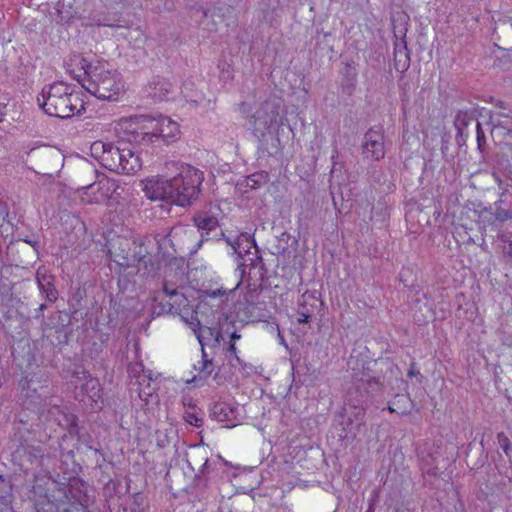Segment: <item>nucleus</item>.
Segmentation results:
<instances>
[{
  "label": "nucleus",
  "mask_w": 512,
  "mask_h": 512,
  "mask_svg": "<svg viewBox=\"0 0 512 512\" xmlns=\"http://www.w3.org/2000/svg\"><path fill=\"white\" fill-rule=\"evenodd\" d=\"M202 17L203 30H206L207 32H216L228 27V25L224 23L225 21L223 17L219 14H209L204 11Z\"/></svg>",
  "instance_id": "b1692460"
},
{
  "label": "nucleus",
  "mask_w": 512,
  "mask_h": 512,
  "mask_svg": "<svg viewBox=\"0 0 512 512\" xmlns=\"http://www.w3.org/2000/svg\"><path fill=\"white\" fill-rule=\"evenodd\" d=\"M93 452L95 454V466L99 469H102L106 463L104 454L98 448L94 449Z\"/></svg>",
  "instance_id": "58836bf2"
},
{
  "label": "nucleus",
  "mask_w": 512,
  "mask_h": 512,
  "mask_svg": "<svg viewBox=\"0 0 512 512\" xmlns=\"http://www.w3.org/2000/svg\"><path fill=\"white\" fill-rule=\"evenodd\" d=\"M124 145L121 146L120 156H118V162H120L119 169L116 171L118 174L134 175L142 168V159L140 153L136 150L139 147L136 144H131L125 139V125L122 123Z\"/></svg>",
  "instance_id": "4468645a"
},
{
  "label": "nucleus",
  "mask_w": 512,
  "mask_h": 512,
  "mask_svg": "<svg viewBox=\"0 0 512 512\" xmlns=\"http://www.w3.org/2000/svg\"><path fill=\"white\" fill-rule=\"evenodd\" d=\"M178 312V307H175L174 304L170 302H157V299H154L153 304V314L161 315V314H175Z\"/></svg>",
  "instance_id": "72a5a7b5"
},
{
  "label": "nucleus",
  "mask_w": 512,
  "mask_h": 512,
  "mask_svg": "<svg viewBox=\"0 0 512 512\" xmlns=\"http://www.w3.org/2000/svg\"><path fill=\"white\" fill-rule=\"evenodd\" d=\"M407 15L403 13L398 14V20L401 22V24H406Z\"/></svg>",
  "instance_id": "603ef678"
},
{
  "label": "nucleus",
  "mask_w": 512,
  "mask_h": 512,
  "mask_svg": "<svg viewBox=\"0 0 512 512\" xmlns=\"http://www.w3.org/2000/svg\"><path fill=\"white\" fill-rule=\"evenodd\" d=\"M36 281L40 292L49 302H55L58 299V291L54 285V277L44 268H39L36 272Z\"/></svg>",
  "instance_id": "6ab92c4d"
},
{
  "label": "nucleus",
  "mask_w": 512,
  "mask_h": 512,
  "mask_svg": "<svg viewBox=\"0 0 512 512\" xmlns=\"http://www.w3.org/2000/svg\"><path fill=\"white\" fill-rule=\"evenodd\" d=\"M490 123L493 129L500 131L505 139L504 156L508 164L512 161V110L500 106L491 112Z\"/></svg>",
  "instance_id": "ddd939ff"
},
{
  "label": "nucleus",
  "mask_w": 512,
  "mask_h": 512,
  "mask_svg": "<svg viewBox=\"0 0 512 512\" xmlns=\"http://www.w3.org/2000/svg\"><path fill=\"white\" fill-rule=\"evenodd\" d=\"M342 74L344 76V80L342 82L343 91L350 95L355 89L357 76L356 68L351 64H346L342 70Z\"/></svg>",
  "instance_id": "bb28decb"
},
{
  "label": "nucleus",
  "mask_w": 512,
  "mask_h": 512,
  "mask_svg": "<svg viewBox=\"0 0 512 512\" xmlns=\"http://www.w3.org/2000/svg\"><path fill=\"white\" fill-rule=\"evenodd\" d=\"M124 125L125 139L141 149L172 143L180 132L178 123L167 116L136 115L125 120Z\"/></svg>",
  "instance_id": "20e7f679"
},
{
  "label": "nucleus",
  "mask_w": 512,
  "mask_h": 512,
  "mask_svg": "<svg viewBox=\"0 0 512 512\" xmlns=\"http://www.w3.org/2000/svg\"><path fill=\"white\" fill-rule=\"evenodd\" d=\"M402 30H403L404 32H407V30H408V29H407L406 27L400 28V32H402Z\"/></svg>",
  "instance_id": "13d9d810"
},
{
  "label": "nucleus",
  "mask_w": 512,
  "mask_h": 512,
  "mask_svg": "<svg viewBox=\"0 0 512 512\" xmlns=\"http://www.w3.org/2000/svg\"><path fill=\"white\" fill-rule=\"evenodd\" d=\"M91 41H93V37L91 34H77V44H84L83 47H80L82 50V54L87 52H93Z\"/></svg>",
  "instance_id": "c9c22d12"
},
{
  "label": "nucleus",
  "mask_w": 512,
  "mask_h": 512,
  "mask_svg": "<svg viewBox=\"0 0 512 512\" xmlns=\"http://www.w3.org/2000/svg\"><path fill=\"white\" fill-rule=\"evenodd\" d=\"M476 128H477V143H478V147L481 149L482 143L485 142V136L481 129L480 123H477Z\"/></svg>",
  "instance_id": "ea45409f"
},
{
  "label": "nucleus",
  "mask_w": 512,
  "mask_h": 512,
  "mask_svg": "<svg viewBox=\"0 0 512 512\" xmlns=\"http://www.w3.org/2000/svg\"><path fill=\"white\" fill-rule=\"evenodd\" d=\"M82 199L89 204L102 203L107 199H117L120 196V186L114 179L102 178L83 188Z\"/></svg>",
  "instance_id": "9d476101"
},
{
  "label": "nucleus",
  "mask_w": 512,
  "mask_h": 512,
  "mask_svg": "<svg viewBox=\"0 0 512 512\" xmlns=\"http://www.w3.org/2000/svg\"><path fill=\"white\" fill-rule=\"evenodd\" d=\"M187 457L188 466L193 471H197L194 478V489L198 498L203 499L211 476L216 471L217 465H220V460H209L203 448H194Z\"/></svg>",
  "instance_id": "0eeeda50"
},
{
  "label": "nucleus",
  "mask_w": 512,
  "mask_h": 512,
  "mask_svg": "<svg viewBox=\"0 0 512 512\" xmlns=\"http://www.w3.org/2000/svg\"><path fill=\"white\" fill-rule=\"evenodd\" d=\"M210 415L219 422H226L227 427H234L238 421L239 409L227 402H216L210 409Z\"/></svg>",
  "instance_id": "f3484780"
},
{
  "label": "nucleus",
  "mask_w": 512,
  "mask_h": 512,
  "mask_svg": "<svg viewBox=\"0 0 512 512\" xmlns=\"http://www.w3.org/2000/svg\"><path fill=\"white\" fill-rule=\"evenodd\" d=\"M5 108L6 105L0 102V122L3 120L5 116Z\"/></svg>",
  "instance_id": "8fccbe9b"
},
{
  "label": "nucleus",
  "mask_w": 512,
  "mask_h": 512,
  "mask_svg": "<svg viewBox=\"0 0 512 512\" xmlns=\"http://www.w3.org/2000/svg\"><path fill=\"white\" fill-rule=\"evenodd\" d=\"M495 207V218L498 221L504 222L512 219V198L509 195L503 194Z\"/></svg>",
  "instance_id": "5701e85b"
},
{
  "label": "nucleus",
  "mask_w": 512,
  "mask_h": 512,
  "mask_svg": "<svg viewBox=\"0 0 512 512\" xmlns=\"http://www.w3.org/2000/svg\"><path fill=\"white\" fill-rule=\"evenodd\" d=\"M308 298H311L314 302L317 301V299L312 296H302V302L299 303L298 309V314L300 316V318L298 319L299 323H308L313 315L314 308L313 305L308 306Z\"/></svg>",
  "instance_id": "c85d7f7f"
},
{
  "label": "nucleus",
  "mask_w": 512,
  "mask_h": 512,
  "mask_svg": "<svg viewBox=\"0 0 512 512\" xmlns=\"http://www.w3.org/2000/svg\"><path fill=\"white\" fill-rule=\"evenodd\" d=\"M183 284H184V280L182 279V283L179 285V287H181ZM163 290H164V293L167 296H169L170 298H173V297L176 298L174 302L177 303L178 306L184 305L186 298L184 297L183 294H180L178 292V286L175 288H170V280H168V279L165 280Z\"/></svg>",
  "instance_id": "473e14b6"
},
{
  "label": "nucleus",
  "mask_w": 512,
  "mask_h": 512,
  "mask_svg": "<svg viewBox=\"0 0 512 512\" xmlns=\"http://www.w3.org/2000/svg\"><path fill=\"white\" fill-rule=\"evenodd\" d=\"M503 252L505 255L510 257L512 259V241L505 240L504 241V247Z\"/></svg>",
  "instance_id": "79ce46f5"
},
{
  "label": "nucleus",
  "mask_w": 512,
  "mask_h": 512,
  "mask_svg": "<svg viewBox=\"0 0 512 512\" xmlns=\"http://www.w3.org/2000/svg\"><path fill=\"white\" fill-rule=\"evenodd\" d=\"M226 358L233 367H236L237 364L241 365L242 361L237 355V348L234 343H228L226 348Z\"/></svg>",
  "instance_id": "f704fd0d"
},
{
  "label": "nucleus",
  "mask_w": 512,
  "mask_h": 512,
  "mask_svg": "<svg viewBox=\"0 0 512 512\" xmlns=\"http://www.w3.org/2000/svg\"><path fill=\"white\" fill-rule=\"evenodd\" d=\"M183 404L189 406V410H186L184 412L183 417L185 421L197 428L201 427L203 425V418L201 416V413L196 410V407L191 405V400H189L188 403H186V401L184 400Z\"/></svg>",
  "instance_id": "c756f323"
},
{
  "label": "nucleus",
  "mask_w": 512,
  "mask_h": 512,
  "mask_svg": "<svg viewBox=\"0 0 512 512\" xmlns=\"http://www.w3.org/2000/svg\"><path fill=\"white\" fill-rule=\"evenodd\" d=\"M268 175L264 172H256L247 176L242 181H239L237 185L239 187L245 186L251 189H258L267 182Z\"/></svg>",
  "instance_id": "cd10ccee"
},
{
  "label": "nucleus",
  "mask_w": 512,
  "mask_h": 512,
  "mask_svg": "<svg viewBox=\"0 0 512 512\" xmlns=\"http://www.w3.org/2000/svg\"><path fill=\"white\" fill-rule=\"evenodd\" d=\"M48 415L53 417L59 426L66 429L71 437H76L78 442L77 449L86 448L93 451L97 447L94 446V440L88 433L81 431L78 426V417L70 413L67 407L54 403L48 410Z\"/></svg>",
  "instance_id": "6e6552de"
},
{
  "label": "nucleus",
  "mask_w": 512,
  "mask_h": 512,
  "mask_svg": "<svg viewBox=\"0 0 512 512\" xmlns=\"http://www.w3.org/2000/svg\"><path fill=\"white\" fill-rule=\"evenodd\" d=\"M420 374L419 371L415 370L413 367L408 371V377H414L416 375Z\"/></svg>",
  "instance_id": "864d4df0"
},
{
  "label": "nucleus",
  "mask_w": 512,
  "mask_h": 512,
  "mask_svg": "<svg viewBox=\"0 0 512 512\" xmlns=\"http://www.w3.org/2000/svg\"><path fill=\"white\" fill-rule=\"evenodd\" d=\"M380 379L363 367L355 371L351 385L347 388L345 405L335 414L334 426L341 428V439H354L364 425L365 407L369 397L381 390Z\"/></svg>",
  "instance_id": "f257e3e1"
},
{
  "label": "nucleus",
  "mask_w": 512,
  "mask_h": 512,
  "mask_svg": "<svg viewBox=\"0 0 512 512\" xmlns=\"http://www.w3.org/2000/svg\"><path fill=\"white\" fill-rule=\"evenodd\" d=\"M400 35H401V37H400V38H398V34H394V36H395L396 40L401 39L402 44H403V49L406 51V50H407V43H406V41H405V37H406V35H407V34H406V33H403V34H400Z\"/></svg>",
  "instance_id": "49530a36"
},
{
  "label": "nucleus",
  "mask_w": 512,
  "mask_h": 512,
  "mask_svg": "<svg viewBox=\"0 0 512 512\" xmlns=\"http://www.w3.org/2000/svg\"><path fill=\"white\" fill-rule=\"evenodd\" d=\"M37 103L47 115L63 119L85 110L82 91L62 81L45 85L37 96Z\"/></svg>",
  "instance_id": "39448f33"
},
{
  "label": "nucleus",
  "mask_w": 512,
  "mask_h": 512,
  "mask_svg": "<svg viewBox=\"0 0 512 512\" xmlns=\"http://www.w3.org/2000/svg\"><path fill=\"white\" fill-rule=\"evenodd\" d=\"M213 237L217 241L220 239H224L225 242L229 246H231L234 253H236L239 256H241L243 252H245V253L248 252V248H249L248 245H246V248L242 247L244 242H246V244H248L250 242V236L247 233H241L237 237L231 238L230 236H226L224 232L220 231V233L215 232Z\"/></svg>",
  "instance_id": "412c9836"
},
{
  "label": "nucleus",
  "mask_w": 512,
  "mask_h": 512,
  "mask_svg": "<svg viewBox=\"0 0 512 512\" xmlns=\"http://www.w3.org/2000/svg\"><path fill=\"white\" fill-rule=\"evenodd\" d=\"M361 154L364 159L380 161L385 157V135L381 126L368 129L361 142Z\"/></svg>",
  "instance_id": "9b49d317"
},
{
  "label": "nucleus",
  "mask_w": 512,
  "mask_h": 512,
  "mask_svg": "<svg viewBox=\"0 0 512 512\" xmlns=\"http://www.w3.org/2000/svg\"><path fill=\"white\" fill-rule=\"evenodd\" d=\"M83 381L80 386L76 385L75 397L90 409L98 410L102 408V388L98 379L92 377L88 372L83 371L82 376L78 377Z\"/></svg>",
  "instance_id": "1a4fd4ad"
},
{
  "label": "nucleus",
  "mask_w": 512,
  "mask_h": 512,
  "mask_svg": "<svg viewBox=\"0 0 512 512\" xmlns=\"http://www.w3.org/2000/svg\"><path fill=\"white\" fill-rule=\"evenodd\" d=\"M475 110H459L454 118V126L458 131V135L462 136L465 128L471 121L476 119Z\"/></svg>",
  "instance_id": "a878e982"
},
{
  "label": "nucleus",
  "mask_w": 512,
  "mask_h": 512,
  "mask_svg": "<svg viewBox=\"0 0 512 512\" xmlns=\"http://www.w3.org/2000/svg\"><path fill=\"white\" fill-rule=\"evenodd\" d=\"M172 89L173 85L168 79L155 76L147 84L145 92L154 101H164L168 99Z\"/></svg>",
  "instance_id": "a211bd4d"
},
{
  "label": "nucleus",
  "mask_w": 512,
  "mask_h": 512,
  "mask_svg": "<svg viewBox=\"0 0 512 512\" xmlns=\"http://www.w3.org/2000/svg\"><path fill=\"white\" fill-rule=\"evenodd\" d=\"M412 401L406 394H397L395 398L388 404V410L391 413L405 415L410 412Z\"/></svg>",
  "instance_id": "393cba45"
},
{
  "label": "nucleus",
  "mask_w": 512,
  "mask_h": 512,
  "mask_svg": "<svg viewBox=\"0 0 512 512\" xmlns=\"http://www.w3.org/2000/svg\"><path fill=\"white\" fill-rule=\"evenodd\" d=\"M23 241L25 243H28L29 245H31L32 247H36L38 245V241L37 240H34V239H30V238H25L23 239Z\"/></svg>",
  "instance_id": "09e8293b"
},
{
  "label": "nucleus",
  "mask_w": 512,
  "mask_h": 512,
  "mask_svg": "<svg viewBox=\"0 0 512 512\" xmlns=\"http://www.w3.org/2000/svg\"><path fill=\"white\" fill-rule=\"evenodd\" d=\"M0 216L2 217L3 221H5L8 217V212L6 211V204L2 202H0Z\"/></svg>",
  "instance_id": "c03bdc74"
},
{
  "label": "nucleus",
  "mask_w": 512,
  "mask_h": 512,
  "mask_svg": "<svg viewBox=\"0 0 512 512\" xmlns=\"http://www.w3.org/2000/svg\"><path fill=\"white\" fill-rule=\"evenodd\" d=\"M241 338V335L237 331H233L230 333V341L229 343H236L237 340Z\"/></svg>",
  "instance_id": "a18cd8bd"
},
{
  "label": "nucleus",
  "mask_w": 512,
  "mask_h": 512,
  "mask_svg": "<svg viewBox=\"0 0 512 512\" xmlns=\"http://www.w3.org/2000/svg\"><path fill=\"white\" fill-rule=\"evenodd\" d=\"M395 45H396V48H395V50H396V51H399V52H401V50H400V45H399L398 43H396Z\"/></svg>",
  "instance_id": "4d7b16f0"
},
{
  "label": "nucleus",
  "mask_w": 512,
  "mask_h": 512,
  "mask_svg": "<svg viewBox=\"0 0 512 512\" xmlns=\"http://www.w3.org/2000/svg\"><path fill=\"white\" fill-rule=\"evenodd\" d=\"M372 169H373V170H372V177H373V180H374L375 182L380 183V182H381V178H380L379 174H377V172H378V171L376 170V167H373Z\"/></svg>",
  "instance_id": "de8ad7c7"
},
{
  "label": "nucleus",
  "mask_w": 512,
  "mask_h": 512,
  "mask_svg": "<svg viewBox=\"0 0 512 512\" xmlns=\"http://www.w3.org/2000/svg\"><path fill=\"white\" fill-rule=\"evenodd\" d=\"M497 440H498L499 446L502 448L505 455L507 457H510L511 456L510 452H511L512 447H511V441L508 438V436L504 432H499L497 434Z\"/></svg>",
  "instance_id": "e433bc0d"
},
{
  "label": "nucleus",
  "mask_w": 512,
  "mask_h": 512,
  "mask_svg": "<svg viewBox=\"0 0 512 512\" xmlns=\"http://www.w3.org/2000/svg\"><path fill=\"white\" fill-rule=\"evenodd\" d=\"M221 294H225V291H221V289H218V290L213 291V293H212L213 296H217V295H221Z\"/></svg>",
  "instance_id": "5fc2aeb1"
},
{
  "label": "nucleus",
  "mask_w": 512,
  "mask_h": 512,
  "mask_svg": "<svg viewBox=\"0 0 512 512\" xmlns=\"http://www.w3.org/2000/svg\"><path fill=\"white\" fill-rule=\"evenodd\" d=\"M70 72L81 86L101 100L117 101L124 93V82L120 73L103 61L92 63L79 54H73L69 63Z\"/></svg>",
  "instance_id": "7ed1b4c3"
},
{
  "label": "nucleus",
  "mask_w": 512,
  "mask_h": 512,
  "mask_svg": "<svg viewBox=\"0 0 512 512\" xmlns=\"http://www.w3.org/2000/svg\"><path fill=\"white\" fill-rule=\"evenodd\" d=\"M139 378H142V381L138 382L139 386L143 385V383L146 382V380H147V385H146V389L138 388L137 395L141 400L145 401L146 404H148L149 398H153V393H152L153 389L150 388V381L152 380L151 371H148V374H146V372L143 371V375L139 376Z\"/></svg>",
  "instance_id": "7c9ffc66"
},
{
  "label": "nucleus",
  "mask_w": 512,
  "mask_h": 512,
  "mask_svg": "<svg viewBox=\"0 0 512 512\" xmlns=\"http://www.w3.org/2000/svg\"><path fill=\"white\" fill-rule=\"evenodd\" d=\"M282 107V99L272 96L262 102L250 116L251 130L262 144L267 136L276 135L278 129L283 125L284 116L280 113Z\"/></svg>",
  "instance_id": "423d86ee"
},
{
  "label": "nucleus",
  "mask_w": 512,
  "mask_h": 512,
  "mask_svg": "<svg viewBox=\"0 0 512 512\" xmlns=\"http://www.w3.org/2000/svg\"><path fill=\"white\" fill-rule=\"evenodd\" d=\"M202 359L194 364V370L197 374L192 378L190 382H198L207 379L215 370V365L211 359L208 358V354L205 349H202Z\"/></svg>",
  "instance_id": "4be33fe9"
},
{
  "label": "nucleus",
  "mask_w": 512,
  "mask_h": 512,
  "mask_svg": "<svg viewBox=\"0 0 512 512\" xmlns=\"http://www.w3.org/2000/svg\"><path fill=\"white\" fill-rule=\"evenodd\" d=\"M246 104L245 103H241V109L243 110V112H246Z\"/></svg>",
  "instance_id": "6e6d98bb"
},
{
  "label": "nucleus",
  "mask_w": 512,
  "mask_h": 512,
  "mask_svg": "<svg viewBox=\"0 0 512 512\" xmlns=\"http://www.w3.org/2000/svg\"><path fill=\"white\" fill-rule=\"evenodd\" d=\"M367 512H373V507H372V505H370V506H369V509H368V511H367Z\"/></svg>",
  "instance_id": "bf43d9fd"
},
{
  "label": "nucleus",
  "mask_w": 512,
  "mask_h": 512,
  "mask_svg": "<svg viewBox=\"0 0 512 512\" xmlns=\"http://www.w3.org/2000/svg\"><path fill=\"white\" fill-rule=\"evenodd\" d=\"M203 180L202 171L191 165L180 164L177 174L172 177L157 176L147 179L143 192L150 200L166 201L184 207L198 198Z\"/></svg>",
  "instance_id": "f03ea898"
},
{
  "label": "nucleus",
  "mask_w": 512,
  "mask_h": 512,
  "mask_svg": "<svg viewBox=\"0 0 512 512\" xmlns=\"http://www.w3.org/2000/svg\"><path fill=\"white\" fill-rule=\"evenodd\" d=\"M287 0H263V11L266 14V17L271 15H279V12L283 10Z\"/></svg>",
  "instance_id": "2f4dec72"
},
{
  "label": "nucleus",
  "mask_w": 512,
  "mask_h": 512,
  "mask_svg": "<svg viewBox=\"0 0 512 512\" xmlns=\"http://www.w3.org/2000/svg\"><path fill=\"white\" fill-rule=\"evenodd\" d=\"M189 325L201 345V350L205 349V346L216 347L220 344L221 340H224L222 329L201 326L197 318H192Z\"/></svg>",
  "instance_id": "2eb2a0df"
},
{
  "label": "nucleus",
  "mask_w": 512,
  "mask_h": 512,
  "mask_svg": "<svg viewBox=\"0 0 512 512\" xmlns=\"http://www.w3.org/2000/svg\"><path fill=\"white\" fill-rule=\"evenodd\" d=\"M85 0H53L56 20L69 23L72 19L81 17Z\"/></svg>",
  "instance_id": "dca6fc26"
},
{
  "label": "nucleus",
  "mask_w": 512,
  "mask_h": 512,
  "mask_svg": "<svg viewBox=\"0 0 512 512\" xmlns=\"http://www.w3.org/2000/svg\"><path fill=\"white\" fill-rule=\"evenodd\" d=\"M96 25L98 27H113V23H111L106 17H100L96 20Z\"/></svg>",
  "instance_id": "a19ab883"
},
{
  "label": "nucleus",
  "mask_w": 512,
  "mask_h": 512,
  "mask_svg": "<svg viewBox=\"0 0 512 512\" xmlns=\"http://www.w3.org/2000/svg\"><path fill=\"white\" fill-rule=\"evenodd\" d=\"M195 226L201 231L202 240H210L213 237L210 234L219 226L217 217L209 215L207 212H202L194 216L193 218Z\"/></svg>",
  "instance_id": "aec40b11"
},
{
  "label": "nucleus",
  "mask_w": 512,
  "mask_h": 512,
  "mask_svg": "<svg viewBox=\"0 0 512 512\" xmlns=\"http://www.w3.org/2000/svg\"><path fill=\"white\" fill-rule=\"evenodd\" d=\"M45 309H46V305L44 303L40 304V306L38 307V309L35 312L34 318L35 319L43 318L44 317L43 312Z\"/></svg>",
  "instance_id": "37998d69"
},
{
  "label": "nucleus",
  "mask_w": 512,
  "mask_h": 512,
  "mask_svg": "<svg viewBox=\"0 0 512 512\" xmlns=\"http://www.w3.org/2000/svg\"><path fill=\"white\" fill-rule=\"evenodd\" d=\"M122 145H124L123 140L117 144L95 141L90 146V154L102 167L116 172L119 169L118 156H120Z\"/></svg>",
  "instance_id": "f8f14e48"
},
{
  "label": "nucleus",
  "mask_w": 512,
  "mask_h": 512,
  "mask_svg": "<svg viewBox=\"0 0 512 512\" xmlns=\"http://www.w3.org/2000/svg\"><path fill=\"white\" fill-rule=\"evenodd\" d=\"M28 455L31 459V462L41 460L44 457V452L40 447H29Z\"/></svg>",
  "instance_id": "4c0bfd02"
},
{
  "label": "nucleus",
  "mask_w": 512,
  "mask_h": 512,
  "mask_svg": "<svg viewBox=\"0 0 512 512\" xmlns=\"http://www.w3.org/2000/svg\"><path fill=\"white\" fill-rule=\"evenodd\" d=\"M505 170L507 171V174L512 179V161L505 166Z\"/></svg>",
  "instance_id": "3c124183"
}]
</instances>
